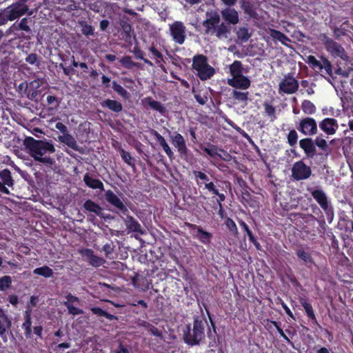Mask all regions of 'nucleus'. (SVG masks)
Listing matches in <instances>:
<instances>
[{
    "label": "nucleus",
    "mask_w": 353,
    "mask_h": 353,
    "mask_svg": "<svg viewBox=\"0 0 353 353\" xmlns=\"http://www.w3.org/2000/svg\"><path fill=\"white\" fill-rule=\"evenodd\" d=\"M115 353H130L129 349L124 346L121 343H119L118 347L114 350Z\"/></svg>",
    "instance_id": "64"
},
{
    "label": "nucleus",
    "mask_w": 353,
    "mask_h": 353,
    "mask_svg": "<svg viewBox=\"0 0 353 353\" xmlns=\"http://www.w3.org/2000/svg\"><path fill=\"white\" fill-rule=\"evenodd\" d=\"M310 65L316 72L333 77L332 65L327 59L321 58V61H318L314 56L310 55Z\"/></svg>",
    "instance_id": "10"
},
{
    "label": "nucleus",
    "mask_w": 353,
    "mask_h": 353,
    "mask_svg": "<svg viewBox=\"0 0 353 353\" xmlns=\"http://www.w3.org/2000/svg\"><path fill=\"white\" fill-rule=\"evenodd\" d=\"M29 85L26 81L21 82L17 88V91L21 94H26L28 91Z\"/></svg>",
    "instance_id": "60"
},
{
    "label": "nucleus",
    "mask_w": 353,
    "mask_h": 353,
    "mask_svg": "<svg viewBox=\"0 0 353 353\" xmlns=\"http://www.w3.org/2000/svg\"><path fill=\"white\" fill-rule=\"evenodd\" d=\"M231 98L234 101V103H241L246 105L249 99V92L233 90L231 92Z\"/></svg>",
    "instance_id": "28"
},
{
    "label": "nucleus",
    "mask_w": 353,
    "mask_h": 353,
    "mask_svg": "<svg viewBox=\"0 0 353 353\" xmlns=\"http://www.w3.org/2000/svg\"><path fill=\"white\" fill-rule=\"evenodd\" d=\"M224 224L231 234H232L236 238L239 236V233L237 226L235 222L231 218L227 217L225 219Z\"/></svg>",
    "instance_id": "40"
},
{
    "label": "nucleus",
    "mask_w": 353,
    "mask_h": 353,
    "mask_svg": "<svg viewBox=\"0 0 353 353\" xmlns=\"http://www.w3.org/2000/svg\"><path fill=\"white\" fill-rule=\"evenodd\" d=\"M316 146L318 147L322 152L328 154L330 150L329 146L322 134L318 136L314 142L310 139V158H312L317 154Z\"/></svg>",
    "instance_id": "16"
},
{
    "label": "nucleus",
    "mask_w": 353,
    "mask_h": 353,
    "mask_svg": "<svg viewBox=\"0 0 353 353\" xmlns=\"http://www.w3.org/2000/svg\"><path fill=\"white\" fill-rule=\"evenodd\" d=\"M230 125L232 126L233 128H234L237 132H239L243 137L246 139L248 140V141L254 147V149L258 152H260L259 147L254 143V142L253 141V140L252 139V138L249 136V134L248 133H246L243 130H242L241 128H239L237 125L234 126L232 124H230Z\"/></svg>",
    "instance_id": "48"
},
{
    "label": "nucleus",
    "mask_w": 353,
    "mask_h": 353,
    "mask_svg": "<svg viewBox=\"0 0 353 353\" xmlns=\"http://www.w3.org/2000/svg\"><path fill=\"white\" fill-rule=\"evenodd\" d=\"M192 67L201 81L210 79L215 74V69L208 64V58L203 54L193 57Z\"/></svg>",
    "instance_id": "5"
},
{
    "label": "nucleus",
    "mask_w": 353,
    "mask_h": 353,
    "mask_svg": "<svg viewBox=\"0 0 353 353\" xmlns=\"http://www.w3.org/2000/svg\"><path fill=\"white\" fill-rule=\"evenodd\" d=\"M41 86L39 80H34L29 84L28 91L26 93V97L31 101H37L36 98L39 92L38 90Z\"/></svg>",
    "instance_id": "29"
},
{
    "label": "nucleus",
    "mask_w": 353,
    "mask_h": 353,
    "mask_svg": "<svg viewBox=\"0 0 353 353\" xmlns=\"http://www.w3.org/2000/svg\"><path fill=\"white\" fill-rule=\"evenodd\" d=\"M24 145L29 150L30 155L36 161L52 165L54 161L48 157H43L46 152L53 153L55 148L51 141L37 140L32 137H27L24 140Z\"/></svg>",
    "instance_id": "2"
},
{
    "label": "nucleus",
    "mask_w": 353,
    "mask_h": 353,
    "mask_svg": "<svg viewBox=\"0 0 353 353\" xmlns=\"http://www.w3.org/2000/svg\"><path fill=\"white\" fill-rule=\"evenodd\" d=\"M79 253L83 257L85 258V261L88 262L90 265L94 268L101 266L105 262V260L103 258L95 255L92 249H81L79 250Z\"/></svg>",
    "instance_id": "13"
},
{
    "label": "nucleus",
    "mask_w": 353,
    "mask_h": 353,
    "mask_svg": "<svg viewBox=\"0 0 353 353\" xmlns=\"http://www.w3.org/2000/svg\"><path fill=\"white\" fill-rule=\"evenodd\" d=\"M12 284V279L10 276H3L0 278V290L6 291Z\"/></svg>",
    "instance_id": "50"
},
{
    "label": "nucleus",
    "mask_w": 353,
    "mask_h": 353,
    "mask_svg": "<svg viewBox=\"0 0 353 353\" xmlns=\"http://www.w3.org/2000/svg\"><path fill=\"white\" fill-rule=\"evenodd\" d=\"M11 325L12 322L10 319L0 320V336L4 341H7L6 332L7 330L10 329Z\"/></svg>",
    "instance_id": "43"
},
{
    "label": "nucleus",
    "mask_w": 353,
    "mask_h": 353,
    "mask_svg": "<svg viewBox=\"0 0 353 353\" xmlns=\"http://www.w3.org/2000/svg\"><path fill=\"white\" fill-rule=\"evenodd\" d=\"M83 208L88 212H93L97 216L103 217V209L98 203L91 199L86 200L83 205Z\"/></svg>",
    "instance_id": "24"
},
{
    "label": "nucleus",
    "mask_w": 353,
    "mask_h": 353,
    "mask_svg": "<svg viewBox=\"0 0 353 353\" xmlns=\"http://www.w3.org/2000/svg\"><path fill=\"white\" fill-rule=\"evenodd\" d=\"M228 84L235 90H247L251 85V81L247 76L242 74L236 78L228 79Z\"/></svg>",
    "instance_id": "15"
},
{
    "label": "nucleus",
    "mask_w": 353,
    "mask_h": 353,
    "mask_svg": "<svg viewBox=\"0 0 353 353\" xmlns=\"http://www.w3.org/2000/svg\"><path fill=\"white\" fill-rule=\"evenodd\" d=\"M220 22V16L218 12H214L210 14V17L204 20L202 23L205 28V34H213L214 30L216 29L217 25Z\"/></svg>",
    "instance_id": "18"
},
{
    "label": "nucleus",
    "mask_w": 353,
    "mask_h": 353,
    "mask_svg": "<svg viewBox=\"0 0 353 353\" xmlns=\"http://www.w3.org/2000/svg\"><path fill=\"white\" fill-rule=\"evenodd\" d=\"M222 19L228 25H236L239 22L238 12L230 7L226 8L221 11Z\"/></svg>",
    "instance_id": "19"
},
{
    "label": "nucleus",
    "mask_w": 353,
    "mask_h": 353,
    "mask_svg": "<svg viewBox=\"0 0 353 353\" xmlns=\"http://www.w3.org/2000/svg\"><path fill=\"white\" fill-rule=\"evenodd\" d=\"M311 194L327 216L333 215V207L323 190H314L312 191Z\"/></svg>",
    "instance_id": "8"
},
{
    "label": "nucleus",
    "mask_w": 353,
    "mask_h": 353,
    "mask_svg": "<svg viewBox=\"0 0 353 353\" xmlns=\"http://www.w3.org/2000/svg\"><path fill=\"white\" fill-rule=\"evenodd\" d=\"M236 37L242 43L247 42L251 37L249 30L246 27H241L236 32Z\"/></svg>",
    "instance_id": "42"
},
{
    "label": "nucleus",
    "mask_w": 353,
    "mask_h": 353,
    "mask_svg": "<svg viewBox=\"0 0 353 353\" xmlns=\"http://www.w3.org/2000/svg\"><path fill=\"white\" fill-rule=\"evenodd\" d=\"M192 173L199 188L207 190L209 192L217 196L216 200L219 207V212L221 214L223 212L222 202L225 201L226 199L225 194L219 192L216 185L214 182L210 181L209 176L205 172L194 170Z\"/></svg>",
    "instance_id": "4"
},
{
    "label": "nucleus",
    "mask_w": 353,
    "mask_h": 353,
    "mask_svg": "<svg viewBox=\"0 0 353 353\" xmlns=\"http://www.w3.org/2000/svg\"><path fill=\"white\" fill-rule=\"evenodd\" d=\"M296 254L298 258L303 262L307 263L309 261V254L306 252L302 248L296 250Z\"/></svg>",
    "instance_id": "58"
},
{
    "label": "nucleus",
    "mask_w": 353,
    "mask_h": 353,
    "mask_svg": "<svg viewBox=\"0 0 353 353\" xmlns=\"http://www.w3.org/2000/svg\"><path fill=\"white\" fill-rule=\"evenodd\" d=\"M59 139L61 142L65 143L69 148L73 149L75 151H80V147L78 145L77 141L68 132L59 136Z\"/></svg>",
    "instance_id": "27"
},
{
    "label": "nucleus",
    "mask_w": 353,
    "mask_h": 353,
    "mask_svg": "<svg viewBox=\"0 0 353 353\" xmlns=\"http://www.w3.org/2000/svg\"><path fill=\"white\" fill-rule=\"evenodd\" d=\"M188 225L191 230H196L197 233L195 236L201 243L205 245H209L211 243L212 233L204 230L201 226L195 224L188 223Z\"/></svg>",
    "instance_id": "17"
},
{
    "label": "nucleus",
    "mask_w": 353,
    "mask_h": 353,
    "mask_svg": "<svg viewBox=\"0 0 353 353\" xmlns=\"http://www.w3.org/2000/svg\"><path fill=\"white\" fill-rule=\"evenodd\" d=\"M214 33H215L216 36L219 38H228V34H230V28L228 26V25L225 23H221V24H218L216 29L214 30Z\"/></svg>",
    "instance_id": "33"
},
{
    "label": "nucleus",
    "mask_w": 353,
    "mask_h": 353,
    "mask_svg": "<svg viewBox=\"0 0 353 353\" xmlns=\"http://www.w3.org/2000/svg\"><path fill=\"white\" fill-rule=\"evenodd\" d=\"M299 145L303 148L307 156H309V138H305L299 141Z\"/></svg>",
    "instance_id": "61"
},
{
    "label": "nucleus",
    "mask_w": 353,
    "mask_h": 353,
    "mask_svg": "<svg viewBox=\"0 0 353 353\" xmlns=\"http://www.w3.org/2000/svg\"><path fill=\"white\" fill-rule=\"evenodd\" d=\"M33 273L37 275L42 276L45 278H50L53 275V270L48 265H43L33 270Z\"/></svg>",
    "instance_id": "38"
},
{
    "label": "nucleus",
    "mask_w": 353,
    "mask_h": 353,
    "mask_svg": "<svg viewBox=\"0 0 353 353\" xmlns=\"http://www.w3.org/2000/svg\"><path fill=\"white\" fill-rule=\"evenodd\" d=\"M119 25L123 32L125 41L130 42L132 36L135 37V35L129 17L127 16L122 17L119 20Z\"/></svg>",
    "instance_id": "20"
},
{
    "label": "nucleus",
    "mask_w": 353,
    "mask_h": 353,
    "mask_svg": "<svg viewBox=\"0 0 353 353\" xmlns=\"http://www.w3.org/2000/svg\"><path fill=\"white\" fill-rule=\"evenodd\" d=\"M47 104L49 106V110H57L59 105V101L55 96L48 95L47 97Z\"/></svg>",
    "instance_id": "52"
},
{
    "label": "nucleus",
    "mask_w": 353,
    "mask_h": 353,
    "mask_svg": "<svg viewBox=\"0 0 353 353\" xmlns=\"http://www.w3.org/2000/svg\"><path fill=\"white\" fill-rule=\"evenodd\" d=\"M229 70L232 78H236L243 74V64L240 61L235 60L229 66Z\"/></svg>",
    "instance_id": "31"
},
{
    "label": "nucleus",
    "mask_w": 353,
    "mask_h": 353,
    "mask_svg": "<svg viewBox=\"0 0 353 353\" xmlns=\"http://www.w3.org/2000/svg\"><path fill=\"white\" fill-rule=\"evenodd\" d=\"M65 306L67 307L68 313L72 315H79L83 314V310L74 306L70 303H64Z\"/></svg>",
    "instance_id": "54"
},
{
    "label": "nucleus",
    "mask_w": 353,
    "mask_h": 353,
    "mask_svg": "<svg viewBox=\"0 0 353 353\" xmlns=\"http://www.w3.org/2000/svg\"><path fill=\"white\" fill-rule=\"evenodd\" d=\"M237 222L243 231L246 234L248 240L252 243L257 250H261V245L256 237L254 236L253 232L250 230L248 224L242 219H237Z\"/></svg>",
    "instance_id": "22"
},
{
    "label": "nucleus",
    "mask_w": 353,
    "mask_h": 353,
    "mask_svg": "<svg viewBox=\"0 0 353 353\" xmlns=\"http://www.w3.org/2000/svg\"><path fill=\"white\" fill-rule=\"evenodd\" d=\"M263 106H264L265 114H267L269 117H272L273 119H275L276 118L275 108L266 102L264 103Z\"/></svg>",
    "instance_id": "59"
},
{
    "label": "nucleus",
    "mask_w": 353,
    "mask_h": 353,
    "mask_svg": "<svg viewBox=\"0 0 353 353\" xmlns=\"http://www.w3.org/2000/svg\"><path fill=\"white\" fill-rule=\"evenodd\" d=\"M26 1L27 0H19L4 9L10 21H14L26 13L28 15L33 14L32 10L29 11L28 6L26 4Z\"/></svg>",
    "instance_id": "6"
},
{
    "label": "nucleus",
    "mask_w": 353,
    "mask_h": 353,
    "mask_svg": "<svg viewBox=\"0 0 353 353\" xmlns=\"http://www.w3.org/2000/svg\"><path fill=\"white\" fill-rule=\"evenodd\" d=\"M298 141V134L295 130H292L288 135V142L290 146H294Z\"/></svg>",
    "instance_id": "55"
},
{
    "label": "nucleus",
    "mask_w": 353,
    "mask_h": 353,
    "mask_svg": "<svg viewBox=\"0 0 353 353\" xmlns=\"http://www.w3.org/2000/svg\"><path fill=\"white\" fill-rule=\"evenodd\" d=\"M148 51L151 53L150 57L155 60V63L161 67L163 70L165 69L163 64L165 63L163 59V55L160 52L156 46L152 43V44L148 47Z\"/></svg>",
    "instance_id": "23"
},
{
    "label": "nucleus",
    "mask_w": 353,
    "mask_h": 353,
    "mask_svg": "<svg viewBox=\"0 0 353 353\" xmlns=\"http://www.w3.org/2000/svg\"><path fill=\"white\" fill-rule=\"evenodd\" d=\"M25 61L30 65H39V57L36 53H31L28 54L26 57Z\"/></svg>",
    "instance_id": "57"
},
{
    "label": "nucleus",
    "mask_w": 353,
    "mask_h": 353,
    "mask_svg": "<svg viewBox=\"0 0 353 353\" xmlns=\"http://www.w3.org/2000/svg\"><path fill=\"white\" fill-rule=\"evenodd\" d=\"M170 141L174 147L177 150L181 157L186 159L189 150L184 137L180 133L175 132L170 135Z\"/></svg>",
    "instance_id": "12"
},
{
    "label": "nucleus",
    "mask_w": 353,
    "mask_h": 353,
    "mask_svg": "<svg viewBox=\"0 0 353 353\" xmlns=\"http://www.w3.org/2000/svg\"><path fill=\"white\" fill-rule=\"evenodd\" d=\"M31 20L29 18H23L19 23H14L13 24V28L14 30H23L26 32H31L30 27L28 23Z\"/></svg>",
    "instance_id": "37"
},
{
    "label": "nucleus",
    "mask_w": 353,
    "mask_h": 353,
    "mask_svg": "<svg viewBox=\"0 0 353 353\" xmlns=\"http://www.w3.org/2000/svg\"><path fill=\"white\" fill-rule=\"evenodd\" d=\"M219 151L222 152H223V155L221 154H219V158L225 161H230L232 159V155L228 153L227 151H225L222 148H220L219 149Z\"/></svg>",
    "instance_id": "63"
},
{
    "label": "nucleus",
    "mask_w": 353,
    "mask_h": 353,
    "mask_svg": "<svg viewBox=\"0 0 353 353\" xmlns=\"http://www.w3.org/2000/svg\"><path fill=\"white\" fill-rule=\"evenodd\" d=\"M203 305L206 311V313L209 317V319H210V323H211V326H212V331L211 330V329L209 327L208 328V331L207 332V334H208V336L209 339H212L213 337L214 339V341H215V336L217 334H216V325H215V323L214 322V321L212 320V316H211V314L208 310V305L205 304V303H203Z\"/></svg>",
    "instance_id": "39"
},
{
    "label": "nucleus",
    "mask_w": 353,
    "mask_h": 353,
    "mask_svg": "<svg viewBox=\"0 0 353 353\" xmlns=\"http://www.w3.org/2000/svg\"><path fill=\"white\" fill-rule=\"evenodd\" d=\"M119 62L123 68L128 70H130L134 67H139V63L134 62L132 59V57L128 55L124 56L122 58H121Z\"/></svg>",
    "instance_id": "41"
},
{
    "label": "nucleus",
    "mask_w": 353,
    "mask_h": 353,
    "mask_svg": "<svg viewBox=\"0 0 353 353\" xmlns=\"http://www.w3.org/2000/svg\"><path fill=\"white\" fill-rule=\"evenodd\" d=\"M326 50L334 57H340L344 61H348L349 57L344 48L332 39H327L325 42Z\"/></svg>",
    "instance_id": "11"
},
{
    "label": "nucleus",
    "mask_w": 353,
    "mask_h": 353,
    "mask_svg": "<svg viewBox=\"0 0 353 353\" xmlns=\"http://www.w3.org/2000/svg\"><path fill=\"white\" fill-rule=\"evenodd\" d=\"M241 8L244 13L251 18H255L257 16L256 12V6L253 1L250 0H242Z\"/></svg>",
    "instance_id": "25"
},
{
    "label": "nucleus",
    "mask_w": 353,
    "mask_h": 353,
    "mask_svg": "<svg viewBox=\"0 0 353 353\" xmlns=\"http://www.w3.org/2000/svg\"><path fill=\"white\" fill-rule=\"evenodd\" d=\"M104 197L106 202L114 208L113 212L121 217L128 232L144 234V230L138 221L128 214L129 210L124 203L125 197L122 193L118 196L111 190H108L105 192Z\"/></svg>",
    "instance_id": "1"
},
{
    "label": "nucleus",
    "mask_w": 353,
    "mask_h": 353,
    "mask_svg": "<svg viewBox=\"0 0 353 353\" xmlns=\"http://www.w3.org/2000/svg\"><path fill=\"white\" fill-rule=\"evenodd\" d=\"M146 102L148 105L152 109L154 110L161 114H164L166 112V108L163 106V105L157 101L152 99L151 97H147L145 99Z\"/></svg>",
    "instance_id": "35"
},
{
    "label": "nucleus",
    "mask_w": 353,
    "mask_h": 353,
    "mask_svg": "<svg viewBox=\"0 0 353 353\" xmlns=\"http://www.w3.org/2000/svg\"><path fill=\"white\" fill-rule=\"evenodd\" d=\"M112 88L122 97H128V91L125 89H124L120 84H119L116 81H112Z\"/></svg>",
    "instance_id": "53"
},
{
    "label": "nucleus",
    "mask_w": 353,
    "mask_h": 353,
    "mask_svg": "<svg viewBox=\"0 0 353 353\" xmlns=\"http://www.w3.org/2000/svg\"><path fill=\"white\" fill-rule=\"evenodd\" d=\"M192 92L194 93V99L200 105H203L207 103L208 100L207 94L202 95L200 92H195L194 90Z\"/></svg>",
    "instance_id": "56"
},
{
    "label": "nucleus",
    "mask_w": 353,
    "mask_h": 353,
    "mask_svg": "<svg viewBox=\"0 0 353 353\" xmlns=\"http://www.w3.org/2000/svg\"><path fill=\"white\" fill-rule=\"evenodd\" d=\"M298 88V81L291 73L285 75L279 84V92L288 94L294 93Z\"/></svg>",
    "instance_id": "9"
},
{
    "label": "nucleus",
    "mask_w": 353,
    "mask_h": 353,
    "mask_svg": "<svg viewBox=\"0 0 353 353\" xmlns=\"http://www.w3.org/2000/svg\"><path fill=\"white\" fill-rule=\"evenodd\" d=\"M170 34L172 40L182 45L186 39V28L182 21H176L169 25Z\"/></svg>",
    "instance_id": "7"
},
{
    "label": "nucleus",
    "mask_w": 353,
    "mask_h": 353,
    "mask_svg": "<svg viewBox=\"0 0 353 353\" xmlns=\"http://www.w3.org/2000/svg\"><path fill=\"white\" fill-rule=\"evenodd\" d=\"M83 181L88 187L92 189L104 190L103 183L99 179L91 177L88 173L83 176Z\"/></svg>",
    "instance_id": "26"
},
{
    "label": "nucleus",
    "mask_w": 353,
    "mask_h": 353,
    "mask_svg": "<svg viewBox=\"0 0 353 353\" xmlns=\"http://www.w3.org/2000/svg\"><path fill=\"white\" fill-rule=\"evenodd\" d=\"M208 145V147L202 148V150L211 157H219V154L218 153V151L220 148H219L216 145L210 143Z\"/></svg>",
    "instance_id": "47"
},
{
    "label": "nucleus",
    "mask_w": 353,
    "mask_h": 353,
    "mask_svg": "<svg viewBox=\"0 0 353 353\" xmlns=\"http://www.w3.org/2000/svg\"><path fill=\"white\" fill-rule=\"evenodd\" d=\"M271 36L273 39L281 41L282 43H285L289 40L285 34L276 30H271Z\"/></svg>",
    "instance_id": "51"
},
{
    "label": "nucleus",
    "mask_w": 353,
    "mask_h": 353,
    "mask_svg": "<svg viewBox=\"0 0 353 353\" xmlns=\"http://www.w3.org/2000/svg\"><path fill=\"white\" fill-rule=\"evenodd\" d=\"M319 128L328 135L335 134L339 128L337 121L334 118H325L320 123Z\"/></svg>",
    "instance_id": "21"
},
{
    "label": "nucleus",
    "mask_w": 353,
    "mask_h": 353,
    "mask_svg": "<svg viewBox=\"0 0 353 353\" xmlns=\"http://www.w3.org/2000/svg\"><path fill=\"white\" fill-rule=\"evenodd\" d=\"M119 145L118 152H119L123 161L127 163L129 166L134 168H135V160L130 155V154L126 152L122 147L120 143H117Z\"/></svg>",
    "instance_id": "32"
},
{
    "label": "nucleus",
    "mask_w": 353,
    "mask_h": 353,
    "mask_svg": "<svg viewBox=\"0 0 353 353\" xmlns=\"http://www.w3.org/2000/svg\"><path fill=\"white\" fill-rule=\"evenodd\" d=\"M207 321H203L199 316H195L193 321V327L188 324L186 326V331L183 333L184 342L190 346L198 345L205 339V324Z\"/></svg>",
    "instance_id": "3"
},
{
    "label": "nucleus",
    "mask_w": 353,
    "mask_h": 353,
    "mask_svg": "<svg viewBox=\"0 0 353 353\" xmlns=\"http://www.w3.org/2000/svg\"><path fill=\"white\" fill-rule=\"evenodd\" d=\"M133 53L134 54V57L137 59L143 60L145 63H146L147 65H148L150 66L154 65L153 63L150 60L144 58V57H143L144 53H143V50H141L137 46L134 47Z\"/></svg>",
    "instance_id": "46"
},
{
    "label": "nucleus",
    "mask_w": 353,
    "mask_h": 353,
    "mask_svg": "<svg viewBox=\"0 0 353 353\" xmlns=\"http://www.w3.org/2000/svg\"><path fill=\"white\" fill-rule=\"evenodd\" d=\"M266 321H267V324H266L265 327L267 328L271 327V325H269V324L272 325L273 326H274L276 327V329L277 332H279V334H280L281 337H282L287 342H288V343L290 342L289 338L285 334L283 330L280 327L279 323L278 322H276L275 321H270L269 319H267Z\"/></svg>",
    "instance_id": "44"
},
{
    "label": "nucleus",
    "mask_w": 353,
    "mask_h": 353,
    "mask_svg": "<svg viewBox=\"0 0 353 353\" xmlns=\"http://www.w3.org/2000/svg\"><path fill=\"white\" fill-rule=\"evenodd\" d=\"M101 105L103 107H106L109 110H110L114 112H117V113L121 112L123 110V105H122L121 103H120L118 101L113 100V99H108L103 101L101 103Z\"/></svg>",
    "instance_id": "30"
},
{
    "label": "nucleus",
    "mask_w": 353,
    "mask_h": 353,
    "mask_svg": "<svg viewBox=\"0 0 353 353\" xmlns=\"http://www.w3.org/2000/svg\"><path fill=\"white\" fill-rule=\"evenodd\" d=\"M90 310L93 314L97 315V316H104L109 321L118 320L117 316L107 312L101 307H91Z\"/></svg>",
    "instance_id": "36"
},
{
    "label": "nucleus",
    "mask_w": 353,
    "mask_h": 353,
    "mask_svg": "<svg viewBox=\"0 0 353 353\" xmlns=\"http://www.w3.org/2000/svg\"><path fill=\"white\" fill-rule=\"evenodd\" d=\"M79 25L81 28V32L83 35L86 37L94 35V28L88 24L86 21H82L79 22Z\"/></svg>",
    "instance_id": "45"
},
{
    "label": "nucleus",
    "mask_w": 353,
    "mask_h": 353,
    "mask_svg": "<svg viewBox=\"0 0 353 353\" xmlns=\"http://www.w3.org/2000/svg\"><path fill=\"white\" fill-rule=\"evenodd\" d=\"M151 134L155 137L157 141L162 147L163 151L165 150V148L170 147L164 137L161 136L157 130H152Z\"/></svg>",
    "instance_id": "49"
},
{
    "label": "nucleus",
    "mask_w": 353,
    "mask_h": 353,
    "mask_svg": "<svg viewBox=\"0 0 353 353\" xmlns=\"http://www.w3.org/2000/svg\"><path fill=\"white\" fill-rule=\"evenodd\" d=\"M292 176L296 180H302L309 177V167L302 161L296 162L292 168Z\"/></svg>",
    "instance_id": "14"
},
{
    "label": "nucleus",
    "mask_w": 353,
    "mask_h": 353,
    "mask_svg": "<svg viewBox=\"0 0 353 353\" xmlns=\"http://www.w3.org/2000/svg\"><path fill=\"white\" fill-rule=\"evenodd\" d=\"M0 178L2 180V183L4 186L12 187L14 185V180L12 177L10 171L6 168L0 171Z\"/></svg>",
    "instance_id": "34"
},
{
    "label": "nucleus",
    "mask_w": 353,
    "mask_h": 353,
    "mask_svg": "<svg viewBox=\"0 0 353 353\" xmlns=\"http://www.w3.org/2000/svg\"><path fill=\"white\" fill-rule=\"evenodd\" d=\"M347 30L345 29L336 28L334 30V37L336 39H339L341 36H345Z\"/></svg>",
    "instance_id": "62"
}]
</instances>
